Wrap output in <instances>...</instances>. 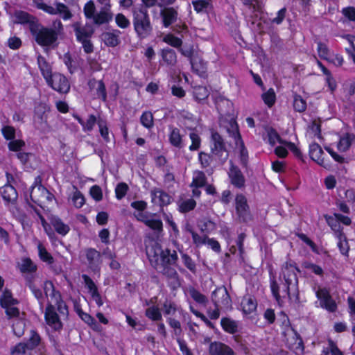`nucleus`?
Masks as SVG:
<instances>
[{
    "label": "nucleus",
    "instance_id": "1",
    "mask_svg": "<svg viewBox=\"0 0 355 355\" xmlns=\"http://www.w3.org/2000/svg\"><path fill=\"white\" fill-rule=\"evenodd\" d=\"M299 269L293 264L286 263L282 267L280 279H282V295L280 294V288L274 275L270 276V286L272 294L277 302L281 298H288L290 300L299 301L298 277L297 273Z\"/></svg>",
    "mask_w": 355,
    "mask_h": 355
},
{
    "label": "nucleus",
    "instance_id": "2",
    "mask_svg": "<svg viewBox=\"0 0 355 355\" xmlns=\"http://www.w3.org/2000/svg\"><path fill=\"white\" fill-rule=\"evenodd\" d=\"M43 289L47 297V306L44 313L46 322L53 329L60 330L62 328V324L55 312V306L61 314L68 313L67 306L62 300L60 293L55 289L52 282L45 281Z\"/></svg>",
    "mask_w": 355,
    "mask_h": 355
},
{
    "label": "nucleus",
    "instance_id": "3",
    "mask_svg": "<svg viewBox=\"0 0 355 355\" xmlns=\"http://www.w3.org/2000/svg\"><path fill=\"white\" fill-rule=\"evenodd\" d=\"M63 30L62 23L60 19H56L53 21L50 27L44 26L39 21L31 33L38 45L42 47L54 48Z\"/></svg>",
    "mask_w": 355,
    "mask_h": 355
},
{
    "label": "nucleus",
    "instance_id": "4",
    "mask_svg": "<svg viewBox=\"0 0 355 355\" xmlns=\"http://www.w3.org/2000/svg\"><path fill=\"white\" fill-rule=\"evenodd\" d=\"M132 24L137 37L140 40H144L153 35V26L148 10L140 6L132 10Z\"/></svg>",
    "mask_w": 355,
    "mask_h": 355
},
{
    "label": "nucleus",
    "instance_id": "5",
    "mask_svg": "<svg viewBox=\"0 0 355 355\" xmlns=\"http://www.w3.org/2000/svg\"><path fill=\"white\" fill-rule=\"evenodd\" d=\"M211 153L215 157L216 164L223 165L229 157V151L227 149L225 141L222 136L216 131H211Z\"/></svg>",
    "mask_w": 355,
    "mask_h": 355
},
{
    "label": "nucleus",
    "instance_id": "6",
    "mask_svg": "<svg viewBox=\"0 0 355 355\" xmlns=\"http://www.w3.org/2000/svg\"><path fill=\"white\" fill-rule=\"evenodd\" d=\"M33 3L37 9L51 15H59L64 20H69L73 17L69 7L59 1H55L53 6L47 5L43 0H33Z\"/></svg>",
    "mask_w": 355,
    "mask_h": 355
},
{
    "label": "nucleus",
    "instance_id": "7",
    "mask_svg": "<svg viewBox=\"0 0 355 355\" xmlns=\"http://www.w3.org/2000/svg\"><path fill=\"white\" fill-rule=\"evenodd\" d=\"M229 136L234 139L236 146L239 149L241 163L245 166L248 162V153L239 132V126L234 119H231L225 126Z\"/></svg>",
    "mask_w": 355,
    "mask_h": 355
},
{
    "label": "nucleus",
    "instance_id": "8",
    "mask_svg": "<svg viewBox=\"0 0 355 355\" xmlns=\"http://www.w3.org/2000/svg\"><path fill=\"white\" fill-rule=\"evenodd\" d=\"M47 85L60 94H67L70 90V83L66 76L54 73L46 81Z\"/></svg>",
    "mask_w": 355,
    "mask_h": 355
},
{
    "label": "nucleus",
    "instance_id": "9",
    "mask_svg": "<svg viewBox=\"0 0 355 355\" xmlns=\"http://www.w3.org/2000/svg\"><path fill=\"white\" fill-rule=\"evenodd\" d=\"M30 197L34 203L40 207L46 202H52L54 198V196L42 185L33 187Z\"/></svg>",
    "mask_w": 355,
    "mask_h": 355
},
{
    "label": "nucleus",
    "instance_id": "10",
    "mask_svg": "<svg viewBox=\"0 0 355 355\" xmlns=\"http://www.w3.org/2000/svg\"><path fill=\"white\" fill-rule=\"evenodd\" d=\"M178 51L183 56L189 60L190 64L194 72L198 74L204 72L205 69V63L200 57L194 55L193 46H189L188 48H182L180 46L178 49Z\"/></svg>",
    "mask_w": 355,
    "mask_h": 355
},
{
    "label": "nucleus",
    "instance_id": "11",
    "mask_svg": "<svg viewBox=\"0 0 355 355\" xmlns=\"http://www.w3.org/2000/svg\"><path fill=\"white\" fill-rule=\"evenodd\" d=\"M236 212L241 222L247 223L252 219L247 198L243 194H237L235 198Z\"/></svg>",
    "mask_w": 355,
    "mask_h": 355
},
{
    "label": "nucleus",
    "instance_id": "12",
    "mask_svg": "<svg viewBox=\"0 0 355 355\" xmlns=\"http://www.w3.org/2000/svg\"><path fill=\"white\" fill-rule=\"evenodd\" d=\"M315 294L322 308L331 313L337 310V304L326 288H318Z\"/></svg>",
    "mask_w": 355,
    "mask_h": 355
},
{
    "label": "nucleus",
    "instance_id": "13",
    "mask_svg": "<svg viewBox=\"0 0 355 355\" xmlns=\"http://www.w3.org/2000/svg\"><path fill=\"white\" fill-rule=\"evenodd\" d=\"M89 268L94 272H99L102 264V254L95 248H89L84 250Z\"/></svg>",
    "mask_w": 355,
    "mask_h": 355
},
{
    "label": "nucleus",
    "instance_id": "14",
    "mask_svg": "<svg viewBox=\"0 0 355 355\" xmlns=\"http://www.w3.org/2000/svg\"><path fill=\"white\" fill-rule=\"evenodd\" d=\"M211 301L214 306L229 308L232 300L225 287H219L211 293Z\"/></svg>",
    "mask_w": 355,
    "mask_h": 355
},
{
    "label": "nucleus",
    "instance_id": "15",
    "mask_svg": "<svg viewBox=\"0 0 355 355\" xmlns=\"http://www.w3.org/2000/svg\"><path fill=\"white\" fill-rule=\"evenodd\" d=\"M46 112V108L42 105L37 106L35 109L33 124L35 128L41 132H46L49 128L47 123V114Z\"/></svg>",
    "mask_w": 355,
    "mask_h": 355
},
{
    "label": "nucleus",
    "instance_id": "16",
    "mask_svg": "<svg viewBox=\"0 0 355 355\" xmlns=\"http://www.w3.org/2000/svg\"><path fill=\"white\" fill-rule=\"evenodd\" d=\"M72 27L78 42L90 39L94 33L92 26L88 24L83 25L80 22H75Z\"/></svg>",
    "mask_w": 355,
    "mask_h": 355
},
{
    "label": "nucleus",
    "instance_id": "17",
    "mask_svg": "<svg viewBox=\"0 0 355 355\" xmlns=\"http://www.w3.org/2000/svg\"><path fill=\"white\" fill-rule=\"evenodd\" d=\"M198 158L201 168L205 170V171L208 174L212 173L214 168L218 166L216 164L215 157L212 154L200 151L198 153Z\"/></svg>",
    "mask_w": 355,
    "mask_h": 355
},
{
    "label": "nucleus",
    "instance_id": "18",
    "mask_svg": "<svg viewBox=\"0 0 355 355\" xmlns=\"http://www.w3.org/2000/svg\"><path fill=\"white\" fill-rule=\"evenodd\" d=\"M228 175L231 184L238 189H243L245 185V178L241 171L233 164H231Z\"/></svg>",
    "mask_w": 355,
    "mask_h": 355
},
{
    "label": "nucleus",
    "instance_id": "19",
    "mask_svg": "<svg viewBox=\"0 0 355 355\" xmlns=\"http://www.w3.org/2000/svg\"><path fill=\"white\" fill-rule=\"evenodd\" d=\"M15 22L21 24H28L30 32L33 30L39 22V19L24 11L19 10L15 12Z\"/></svg>",
    "mask_w": 355,
    "mask_h": 355
},
{
    "label": "nucleus",
    "instance_id": "20",
    "mask_svg": "<svg viewBox=\"0 0 355 355\" xmlns=\"http://www.w3.org/2000/svg\"><path fill=\"white\" fill-rule=\"evenodd\" d=\"M163 26L168 28L175 23L178 18V12L173 7L164 8L160 10Z\"/></svg>",
    "mask_w": 355,
    "mask_h": 355
},
{
    "label": "nucleus",
    "instance_id": "21",
    "mask_svg": "<svg viewBox=\"0 0 355 355\" xmlns=\"http://www.w3.org/2000/svg\"><path fill=\"white\" fill-rule=\"evenodd\" d=\"M152 202L160 207L168 205L171 203V196L162 189L154 188L150 191Z\"/></svg>",
    "mask_w": 355,
    "mask_h": 355
},
{
    "label": "nucleus",
    "instance_id": "22",
    "mask_svg": "<svg viewBox=\"0 0 355 355\" xmlns=\"http://www.w3.org/2000/svg\"><path fill=\"white\" fill-rule=\"evenodd\" d=\"M211 355H235L234 350L228 345L220 342H212L209 347Z\"/></svg>",
    "mask_w": 355,
    "mask_h": 355
},
{
    "label": "nucleus",
    "instance_id": "23",
    "mask_svg": "<svg viewBox=\"0 0 355 355\" xmlns=\"http://www.w3.org/2000/svg\"><path fill=\"white\" fill-rule=\"evenodd\" d=\"M121 31L117 29L112 30V31L104 32L101 35V39L104 44L109 47H116L120 42Z\"/></svg>",
    "mask_w": 355,
    "mask_h": 355
},
{
    "label": "nucleus",
    "instance_id": "24",
    "mask_svg": "<svg viewBox=\"0 0 355 355\" xmlns=\"http://www.w3.org/2000/svg\"><path fill=\"white\" fill-rule=\"evenodd\" d=\"M113 19V13L111 8L102 7L100 11L94 17L93 21L96 25L108 24Z\"/></svg>",
    "mask_w": 355,
    "mask_h": 355
},
{
    "label": "nucleus",
    "instance_id": "25",
    "mask_svg": "<svg viewBox=\"0 0 355 355\" xmlns=\"http://www.w3.org/2000/svg\"><path fill=\"white\" fill-rule=\"evenodd\" d=\"M37 275H28L26 277V285L31 290L34 296L40 300L41 305L43 304V293L42 290L37 287Z\"/></svg>",
    "mask_w": 355,
    "mask_h": 355
},
{
    "label": "nucleus",
    "instance_id": "26",
    "mask_svg": "<svg viewBox=\"0 0 355 355\" xmlns=\"http://www.w3.org/2000/svg\"><path fill=\"white\" fill-rule=\"evenodd\" d=\"M19 268L20 272L24 274L25 279L28 275H37L36 274L37 267L30 258L22 259L21 262L19 264Z\"/></svg>",
    "mask_w": 355,
    "mask_h": 355
},
{
    "label": "nucleus",
    "instance_id": "27",
    "mask_svg": "<svg viewBox=\"0 0 355 355\" xmlns=\"http://www.w3.org/2000/svg\"><path fill=\"white\" fill-rule=\"evenodd\" d=\"M88 86L90 89H96V95L103 101L107 100V92L105 85L103 80H96L95 78L88 81Z\"/></svg>",
    "mask_w": 355,
    "mask_h": 355
},
{
    "label": "nucleus",
    "instance_id": "28",
    "mask_svg": "<svg viewBox=\"0 0 355 355\" xmlns=\"http://www.w3.org/2000/svg\"><path fill=\"white\" fill-rule=\"evenodd\" d=\"M168 135L170 144L178 148H182L184 146L183 136L180 134V130L178 128L171 127Z\"/></svg>",
    "mask_w": 355,
    "mask_h": 355
},
{
    "label": "nucleus",
    "instance_id": "29",
    "mask_svg": "<svg viewBox=\"0 0 355 355\" xmlns=\"http://www.w3.org/2000/svg\"><path fill=\"white\" fill-rule=\"evenodd\" d=\"M160 259L164 266L173 265L178 261V254L175 250L171 252L168 249L164 250L158 249Z\"/></svg>",
    "mask_w": 355,
    "mask_h": 355
},
{
    "label": "nucleus",
    "instance_id": "30",
    "mask_svg": "<svg viewBox=\"0 0 355 355\" xmlns=\"http://www.w3.org/2000/svg\"><path fill=\"white\" fill-rule=\"evenodd\" d=\"M324 152L319 144L313 143L310 145L309 155L311 159L316 162L320 166H324V160L322 157Z\"/></svg>",
    "mask_w": 355,
    "mask_h": 355
},
{
    "label": "nucleus",
    "instance_id": "31",
    "mask_svg": "<svg viewBox=\"0 0 355 355\" xmlns=\"http://www.w3.org/2000/svg\"><path fill=\"white\" fill-rule=\"evenodd\" d=\"M355 142V135L347 132L344 134L338 143L337 148L340 152L347 151L352 144Z\"/></svg>",
    "mask_w": 355,
    "mask_h": 355
},
{
    "label": "nucleus",
    "instance_id": "32",
    "mask_svg": "<svg viewBox=\"0 0 355 355\" xmlns=\"http://www.w3.org/2000/svg\"><path fill=\"white\" fill-rule=\"evenodd\" d=\"M37 64L41 73L45 80L46 81L53 74L52 73V68L49 63L46 61V58L41 55L37 56Z\"/></svg>",
    "mask_w": 355,
    "mask_h": 355
},
{
    "label": "nucleus",
    "instance_id": "33",
    "mask_svg": "<svg viewBox=\"0 0 355 355\" xmlns=\"http://www.w3.org/2000/svg\"><path fill=\"white\" fill-rule=\"evenodd\" d=\"M3 200L7 202H13L17 198V192L15 187L10 184H6L1 189Z\"/></svg>",
    "mask_w": 355,
    "mask_h": 355
},
{
    "label": "nucleus",
    "instance_id": "34",
    "mask_svg": "<svg viewBox=\"0 0 355 355\" xmlns=\"http://www.w3.org/2000/svg\"><path fill=\"white\" fill-rule=\"evenodd\" d=\"M178 211L180 213L186 214L195 209L196 207V202L193 198H180L178 200Z\"/></svg>",
    "mask_w": 355,
    "mask_h": 355
},
{
    "label": "nucleus",
    "instance_id": "35",
    "mask_svg": "<svg viewBox=\"0 0 355 355\" xmlns=\"http://www.w3.org/2000/svg\"><path fill=\"white\" fill-rule=\"evenodd\" d=\"M241 305L243 312L250 314L256 310L257 302L254 297L248 295L243 297Z\"/></svg>",
    "mask_w": 355,
    "mask_h": 355
},
{
    "label": "nucleus",
    "instance_id": "36",
    "mask_svg": "<svg viewBox=\"0 0 355 355\" xmlns=\"http://www.w3.org/2000/svg\"><path fill=\"white\" fill-rule=\"evenodd\" d=\"M51 224L55 232L62 236H65L70 230L69 226L58 217H52Z\"/></svg>",
    "mask_w": 355,
    "mask_h": 355
},
{
    "label": "nucleus",
    "instance_id": "37",
    "mask_svg": "<svg viewBox=\"0 0 355 355\" xmlns=\"http://www.w3.org/2000/svg\"><path fill=\"white\" fill-rule=\"evenodd\" d=\"M207 178L205 171L196 170L193 172L192 182L189 187H204L207 184Z\"/></svg>",
    "mask_w": 355,
    "mask_h": 355
},
{
    "label": "nucleus",
    "instance_id": "38",
    "mask_svg": "<svg viewBox=\"0 0 355 355\" xmlns=\"http://www.w3.org/2000/svg\"><path fill=\"white\" fill-rule=\"evenodd\" d=\"M161 56L164 62L170 66H174L177 63V55L175 51L168 47L161 51Z\"/></svg>",
    "mask_w": 355,
    "mask_h": 355
},
{
    "label": "nucleus",
    "instance_id": "39",
    "mask_svg": "<svg viewBox=\"0 0 355 355\" xmlns=\"http://www.w3.org/2000/svg\"><path fill=\"white\" fill-rule=\"evenodd\" d=\"M37 250L40 259L43 262L47 263L49 266H52V264L54 263V258L47 251L44 245L40 242H39L37 245Z\"/></svg>",
    "mask_w": 355,
    "mask_h": 355
},
{
    "label": "nucleus",
    "instance_id": "40",
    "mask_svg": "<svg viewBox=\"0 0 355 355\" xmlns=\"http://www.w3.org/2000/svg\"><path fill=\"white\" fill-rule=\"evenodd\" d=\"M189 138L191 141V145L189 146L191 151L198 150L201 146V138L195 128H190Z\"/></svg>",
    "mask_w": 355,
    "mask_h": 355
},
{
    "label": "nucleus",
    "instance_id": "41",
    "mask_svg": "<svg viewBox=\"0 0 355 355\" xmlns=\"http://www.w3.org/2000/svg\"><path fill=\"white\" fill-rule=\"evenodd\" d=\"M193 94L197 101L201 102L208 98L209 96V91L206 87L196 86L193 87Z\"/></svg>",
    "mask_w": 355,
    "mask_h": 355
},
{
    "label": "nucleus",
    "instance_id": "42",
    "mask_svg": "<svg viewBox=\"0 0 355 355\" xmlns=\"http://www.w3.org/2000/svg\"><path fill=\"white\" fill-rule=\"evenodd\" d=\"M31 352L26 343H19L10 349L12 355H32Z\"/></svg>",
    "mask_w": 355,
    "mask_h": 355
},
{
    "label": "nucleus",
    "instance_id": "43",
    "mask_svg": "<svg viewBox=\"0 0 355 355\" xmlns=\"http://www.w3.org/2000/svg\"><path fill=\"white\" fill-rule=\"evenodd\" d=\"M162 309L165 315H173L177 311H182L175 302L168 300L163 303Z\"/></svg>",
    "mask_w": 355,
    "mask_h": 355
},
{
    "label": "nucleus",
    "instance_id": "44",
    "mask_svg": "<svg viewBox=\"0 0 355 355\" xmlns=\"http://www.w3.org/2000/svg\"><path fill=\"white\" fill-rule=\"evenodd\" d=\"M26 344L31 351L42 344V338L35 330L31 331L30 337Z\"/></svg>",
    "mask_w": 355,
    "mask_h": 355
},
{
    "label": "nucleus",
    "instance_id": "45",
    "mask_svg": "<svg viewBox=\"0 0 355 355\" xmlns=\"http://www.w3.org/2000/svg\"><path fill=\"white\" fill-rule=\"evenodd\" d=\"M191 297L197 303L205 306L208 302L207 297L193 287L189 289Z\"/></svg>",
    "mask_w": 355,
    "mask_h": 355
},
{
    "label": "nucleus",
    "instance_id": "46",
    "mask_svg": "<svg viewBox=\"0 0 355 355\" xmlns=\"http://www.w3.org/2000/svg\"><path fill=\"white\" fill-rule=\"evenodd\" d=\"M145 315L153 321H160L162 320V313L157 306L153 305L146 309Z\"/></svg>",
    "mask_w": 355,
    "mask_h": 355
},
{
    "label": "nucleus",
    "instance_id": "47",
    "mask_svg": "<svg viewBox=\"0 0 355 355\" xmlns=\"http://www.w3.org/2000/svg\"><path fill=\"white\" fill-rule=\"evenodd\" d=\"M326 220L328 225L331 227V230L334 232L335 236H340L343 234V227L338 223V220L334 216H326Z\"/></svg>",
    "mask_w": 355,
    "mask_h": 355
},
{
    "label": "nucleus",
    "instance_id": "48",
    "mask_svg": "<svg viewBox=\"0 0 355 355\" xmlns=\"http://www.w3.org/2000/svg\"><path fill=\"white\" fill-rule=\"evenodd\" d=\"M211 0H196L193 1V6L197 12H207L211 8Z\"/></svg>",
    "mask_w": 355,
    "mask_h": 355
},
{
    "label": "nucleus",
    "instance_id": "49",
    "mask_svg": "<svg viewBox=\"0 0 355 355\" xmlns=\"http://www.w3.org/2000/svg\"><path fill=\"white\" fill-rule=\"evenodd\" d=\"M223 329L230 334H234L237 331V324L236 322L227 318H223L220 321Z\"/></svg>",
    "mask_w": 355,
    "mask_h": 355
},
{
    "label": "nucleus",
    "instance_id": "50",
    "mask_svg": "<svg viewBox=\"0 0 355 355\" xmlns=\"http://www.w3.org/2000/svg\"><path fill=\"white\" fill-rule=\"evenodd\" d=\"M163 42L168 44V45L177 48L178 49L182 46V40L175 36L173 34H167L166 35L163 39Z\"/></svg>",
    "mask_w": 355,
    "mask_h": 355
},
{
    "label": "nucleus",
    "instance_id": "51",
    "mask_svg": "<svg viewBox=\"0 0 355 355\" xmlns=\"http://www.w3.org/2000/svg\"><path fill=\"white\" fill-rule=\"evenodd\" d=\"M318 47H317V51L319 57L321 59L330 61V51L328 48V46L322 42H318L317 43Z\"/></svg>",
    "mask_w": 355,
    "mask_h": 355
},
{
    "label": "nucleus",
    "instance_id": "52",
    "mask_svg": "<svg viewBox=\"0 0 355 355\" xmlns=\"http://www.w3.org/2000/svg\"><path fill=\"white\" fill-rule=\"evenodd\" d=\"M261 98L264 103L269 107H271L275 103L276 95L272 88L269 89L267 92L261 95Z\"/></svg>",
    "mask_w": 355,
    "mask_h": 355
},
{
    "label": "nucleus",
    "instance_id": "53",
    "mask_svg": "<svg viewBox=\"0 0 355 355\" xmlns=\"http://www.w3.org/2000/svg\"><path fill=\"white\" fill-rule=\"evenodd\" d=\"M293 108L296 112H303L306 109V102L300 95L295 94L293 97Z\"/></svg>",
    "mask_w": 355,
    "mask_h": 355
},
{
    "label": "nucleus",
    "instance_id": "54",
    "mask_svg": "<svg viewBox=\"0 0 355 355\" xmlns=\"http://www.w3.org/2000/svg\"><path fill=\"white\" fill-rule=\"evenodd\" d=\"M336 238L338 240V247L340 250V253L343 255L348 256L349 246L346 236L345 235V234H343L340 236H336Z\"/></svg>",
    "mask_w": 355,
    "mask_h": 355
},
{
    "label": "nucleus",
    "instance_id": "55",
    "mask_svg": "<svg viewBox=\"0 0 355 355\" xmlns=\"http://www.w3.org/2000/svg\"><path fill=\"white\" fill-rule=\"evenodd\" d=\"M302 267L308 270H310L313 273L318 275L320 277H322L324 274L323 269L318 265H316L313 263L309 261H304L302 264Z\"/></svg>",
    "mask_w": 355,
    "mask_h": 355
},
{
    "label": "nucleus",
    "instance_id": "56",
    "mask_svg": "<svg viewBox=\"0 0 355 355\" xmlns=\"http://www.w3.org/2000/svg\"><path fill=\"white\" fill-rule=\"evenodd\" d=\"M25 322L22 320L17 319L12 324V331L15 336L20 338L24 334Z\"/></svg>",
    "mask_w": 355,
    "mask_h": 355
},
{
    "label": "nucleus",
    "instance_id": "57",
    "mask_svg": "<svg viewBox=\"0 0 355 355\" xmlns=\"http://www.w3.org/2000/svg\"><path fill=\"white\" fill-rule=\"evenodd\" d=\"M97 124L99 128L100 134H101V137H103V139H104V141L107 143L110 142V139L109 137V129L107 125L106 121H105L103 119H99L97 122Z\"/></svg>",
    "mask_w": 355,
    "mask_h": 355
},
{
    "label": "nucleus",
    "instance_id": "58",
    "mask_svg": "<svg viewBox=\"0 0 355 355\" xmlns=\"http://www.w3.org/2000/svg\"><path fill=\"white\" fill-rule=\"evenodd\" d=\"M145 225L158 233L163 230V224L159 219L149 218L148 220L145 221Z\"/></svg>",
    "mask_w": 355,
    "mask_h": 355
},
{
    "label": "nucleus",
    "instance_id": "59",
    "mask_svg": "<svg viewBox=\"0 0 355 355\" xmlns=\"http://www.w3.org/2000/svg\"><path fill=\"white\" fill-rule=\"evenodd\" d=\"M141 123L146 128H151L153 125V115L150 112H144L140 118Z\"/></svg>",
    "mask_w": 355,
    "mask_h": 355
},
{
    "label": "nucleus",
    "instance_id": "60",
    "mask_svg": "<svg viewBox=\"0 0 355 355\" xmlns=\"http://www.w3.org/2000/svg\"><path fill=\"white\" fill-rule=\"evenodd\" d=\"M16 300L12 298L11 292L5 291L0 299V304L2 307H7L8 305H13Z\"/></svg>",
    "mask_w": 355,
    "mask_h": 355
},
{
    "label": "nucleus",
    "instance_id": "61",
    "mask_svg": "<svg viewBox=\"0 0 355 355\" xmlns=\"http://www.w3.org/2000/svg\"><path fill=\"white\" fill-rule=\"evenodd\" d=\"M340 352L336 343L330 340L328 345L323 348L322 354L323 355H338Z\"/></svg>",
    "mask_w": 355,
    "mask_h": 355
},
{
    "label": "nucleus",
    "instance_id": "62",
    "mask_svg": "<svg viewBox=\"0 0 355 355\" xmlns=\"http://www.w3.org/2000/svg\"><path fill=\"white\" fill-rule=\"evenodd\" d=\"M115 22L118 27L126 29L130 27V20L122 13H118L115 16Z\"/></svg>",
    "mask_w": 355,
    "mask_h": 355
},
{
    "label": "nucleus",
    "instance_id": "63",
    "mask_svg": "<svg viewBox=\"0 0 355 355\" xmlns=\"http://www.w3.org/2000/svg\"><path fill=\"white\" fill-rule=\"evenodd\" d=\"M128 186L126 183H119L115 188L116 198L118 200H121L122 198H123L125 196L128 191Z\"/></svg>",
    "mask_w": 355,
    "mask_h": 355
},
{
    "label": "nucleus",
    "instance_id": "64",
    "mask_svg": "<svg viewBox=\"0 0 355 355\" xmlns=\"http://www.w3.org/2000/svg\"><path fill=\"white\" fill-rule=\"evenodd\" d=\"M84 14L86 18L93 19L95 16L96 7L92 0L89 1L84 6Z\"/></svg>",
    "mask_w": 355,
    "mask_h": 355
}]
</instances>
